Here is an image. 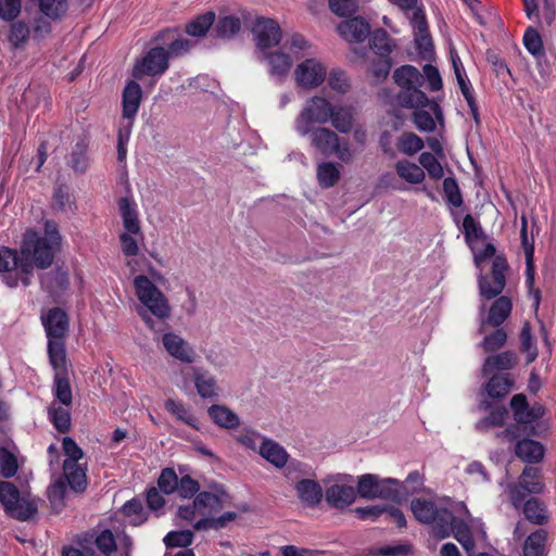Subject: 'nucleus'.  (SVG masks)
Listing matches in <instances>:
<instances>
[{
	"instance_id": "1",
	"label": "nucleus",
	"mask_w": 556,
	"mask_h": 556,
	"mask_svg": "<svg viewBox=\"0 0 556 556\" xmlns=\"http://www.w3.org/2000/svg\"><path fill=\"white\" fill-rule=\"evenodd\" d=\"M62 237L59 232L58 225L54 222L47 220L45 223L43 236H39L36 231L28 229L25 231L20 249L22 254L21 281L24 286L30 283L29 276L35 267L39 269L49 268L60 251Z\"/></svg>"
},
{
	"instance_id": "2",
	"label": "nucleus",
	"mask_w": 556,
	"mask_h": 556,
	"mask_svg": "<svg viewBox=\"0 0 556 556\" xmlns=\"http://www.w3.org/2000/svg\"><path fill=\"white\" fill-rule=\"evenodd\" d=\"M393 79L401 88L396 96L400 105L407 109L429 108L435 118H442V111L439 104L430 101L425 92L420 90V87L424 85V76L415 66H400L394 71Z\"/></svg>"
},
{
	"instance_id": "3",
	"label": "nucleus",
	"mask_w": 556,
	"mask_h": 556,
	"mask_svg": "<svg viewBox=\"0 0 556 556\" xmlns=\"http://www.w3.org/2000/svg\"><path fill=\"white\" fill-rule=\"evenodd\" d=\"M448 506H445L426 498H414L410 509L419 522L431 526V534L435 539L443 540L448 538L452 531V509L455 502L448 501Z\"/></svg>"
},
{
	"instance_id": "4",
	"label": "nucleus",
	"mask_w": 556,
	"mask_h": 556,
	"mask_svg": "<svg viewBox=\"0 0 556 556\" xmlns=\"http://www.w3.org/2000/svg\"><path fill=\"white\" fill-rule=\"evenodd\" d=\"M78 546L90 551L92 556H112L121 551L124 556H130L132 541L130 536L123 534V536L115 538L111 530H92L78 535L75 539Z\"/></svg>"
},
{
	"instance_id": "5",
	"label": "nucleus",
	"mask_w": 556,
	"mask_h": 556,
	"mask_svg": "<svg viewBox=\"0 0 556 556\" xmlns=\"http://www.w3.org/2000/svg\"><path fill=\"white\" fill-rule=\"evenodd\" d=\"M135 293L143 305L142 309L150 312L160 320L169 318L172 308L165 294L144 275L134 278Z\"/></svg>"
},
{
	"instance_id": "6",
	"label": "nucleus",
	"mask_w": 556,
	"mask_h": 556,
	"mask_svg": "<svg viewBox=\"0 0 556 556\" xmlns=\"http://www.w3.org/2000/svg\"><path fill=\"white\" fill-rule=\"evenodd\" d=\"M311 146L325 156L336 155L341 162L349 164L355 157L350 143L341 139L333 130L326 127L311 129Z\"/></svg>"
},
{
	"instance_id": "7",
	"label": "nucleus",
	"mask_w": 556,
	"mask_h": 556,
	"mask_svg": "<svg viewBox=\"0 0 556 556\" xmlns=\"http://www.w3.org/2000/svg\"><path fill=\"white\" fill-rule=\"evenodd\" d=\"M332 115V105L324 97H312L309 98L300 114L294 121V128L296 132L305 137L309 134L314 124L325 125L327 124Z\"/></svg>"
},
{
	"instance_id": "8",
	"label": "nucleus",
	"mask_w": 556,
	"mask_h": 556,
	"mask_svg": "<svg viewBox=\"0 0 556 556\" xmlns=\"http://www.w3.org/2000/svg\"><path fill=\"white\" fill-rule=\"evenodd\" d=\"M0 504L9 517L20 521L29 520L37 514L35 502L22 497L20 490L9 481H0Z\"/></svg>"
},
{
	"instance_id": "9",
	"label": "nucleus",
	"mask_w": 556,
	"mask_h": 556,
	"mask_svg": "<svg viewBox=\"0 0 556 556\" xmlns=\"http://www.w3.org/2000/svg\"><path fill=\"white\" fill-rule=\"evenodd\" d=\"M401 482L393 478L381 479L377 475L366 473L358 478L357 493L366 500L399 501Z\"/></svg>"
},
{
	"instance_id": "10",
	"label": "nucleus",
	"mask_w": 556,
	"mask_h": 556,
	"mask_svg": "<svg viewBox=\"0 0 556 556\" xmlns=\"http://www.w3.org/2000/svg\"><path fill=\"white\" fill-rule=\"evenodd\" d=\"M351 483L352 477L344 473L330 476L325 480V500L330 507L344 509L355 502L357 489Z\"/></svg>"
},
{
	"instance_id": "11",
	"label": "nucleus",
	"mask_w": 556,
	"mask_h": 556,
	"mask_svg": "<svg viewBox=\"0 0 556 556\" xmlns=\"http://www.w3.org/2000/svg\"><path fill=\"white\" fill-rule=\"evenodd\" d=\"M168 67V53L163 47H155L135 62L131 75L137 80H143L146 77L157 79Z\"/></svg>"
},
{
	"instance_id": "12",
	"label": "nucleus",
	"mask_w": 556,
	"mask_h": 556,
	"mask_svg": "<svg viewBox=\"0 0 556 556\" xmlns=\"http://www.w3.org/2000/svg\"><path fill=\"white\" fill-rule=\"evenodd\" d=\"M470 518L471 515L467 506L463 502L455 503V506L452 509L453 521L451 522L452 531L450 532V536L453 534L469 556H471L476 548L471 530L468 525Z\"/></svg>"
},
{
	"instance_id": "13",
	"label": "nucleus",
	"mask_w": 556,
	"mask_h": 556,
	"mask_svg": "<svg viewBox=\"0 0 556 556\" xmlns=\"http://www.w3.org/2000/svg\"><path fill=\"white\" fill-rule=\"evenodd\" d=\"M326 76V65L315 58H306L294 70L295 83L304 89H314L320 86Z\"/></svg>"
},
{
	"instance_id": "14",
	"label": "nucleus",
	"mask_w": 556,
	"mask_h": 556,
	"mask_svg": "<svg viewBox=\"0 0 556 556\" xmlns=\"http://www.w3.org/2000/svg\"><path fill=\"white\" fill-rule=\"evenodd\" d=\"M252 34L261 54L277 46L282 37V31L278 23L266 17L256 18L252 27Z\"/></svg>"
},
{
	"instance_id": "15",
	"label": "nucleus",
	"mask_w": 556,
	"mask_h": 556,
	"mask_svg": "<svg viewBox=\"0 0 556 556\" xmlns=\"http://www.w3.org/2000/svg\"><path fill=\"white\" fill-rule=\"evenodd\" d=\"M508 268L507 262L502 256H495L492 263V275L491 278L480 277L479 278V290L480 294L488 299H494L505 288L506 279L505 273Z\"/></svg>"
},
{
	"instance_id": "16",
	"label": "nucleus",
	"mask_w": 556,
	"mask_h": 556,
	"mask_svg": "<svg viewBox=\"0 0 556 556\" xmlns=\"http://www.w3.org/2000/svg\"><path fill=\"white\" fill-rule=\"evenodd\" d=\"M48 341H64L68 331L67 314L60 307H53L41 315Z\"/></svg>"
},
{
	"instance_id": "17",
	"label": "nucleus",
	"mask_w": 556,
	"mask_h": 556,
	"mask_svg": "<svg viewBox=\"0 0 556 556\" xmlns=\"http://www.w3.org/2000/svg\"><path fill=\"white\" fill-rule=\"evenodd\" d=\"M510 408L519 425H528L543 417L545 409L541 404L529 406L526 395L519 393L511 397Z\"/></svg>"
},
{
	"instance_id": "18",
	"label": "nucleus",
	"mask_w": 556,
	"mask_h": 556,
	"mask_svg": "<svg viewBox=\"0 0 556 556\" xmlns=\"http://www.w3.org/2000/svg\"><path fill=\"white\" fill-rule=\"evenodd\" d=\"M162 343L166 352L174 358L186 364L194 362V350L180 336L174 332H167L163 336Z\"/></svg>"
},
{
	"instance_id": "19",
	"label": "nucleus",
	"mask_w": 556,
	"mask_h": 556,
	"mask_svg": "<svg viewBox=\"0 0 556 556\" xmlns=\"http://www.w3.org/2000/svg\"><path fill=\"white\" fill-rule=\"evenodd\" d=\"M409 22L414 29L416 48L420 53L431 52L433 43L424 11L416 9L412 15H409Z\"/></svg>"
},
{
	"instance_id": "20",
	"label": "nucleus",
	"mask_w": 556,
	"mask_h": 556,
	"mask_svg": "<svg viewBox=\"0 0 556 556\" xmlns=\"http://www.w3.org/2000/svg\"><path fill=\"white\" fill-rule=\"evenodd\" d=\"M261 60H264L268 63L269 74L279 80L283 79L290 72L293 60L290 54H288L282 47L275 51H267L260 56Z\"/></svg>"
},
{
	"instance_id": "21",
	"label": "nucleus",
	"mask_w": 556,
	"mask_h": 556,
	"mask_svg": "<svg viewBox=\"0 0 556 556\" xmlns=\"http://www.w3.org/2000/svg\"><path fill=\"white\" fill-rule=\"evenodd\" d=\"M341 37L349 42H363L370 33L369 24L362 17H353L338 25Z\"/></svg>"
},
{
	"instance_id": "22",
	"label": "nucleus",
	"mask_w": 556,
	"mask_h": 556,
	"mask_svg": "<svg viewBox=\"0 0 556 556\" xmlns=\"http://www.w3.org/2000/svg\"><path fill=\"white\" fill-rule=\"evenodd\" d=\"M293 488L298 498L308 507H316L323 500V489L320 484L312 479H301L293 482Z\"/></svg>"
},
{
	"instance_id": "23",
	"label": "nucleus",
	"mask_w": 556,
	"mask_h": 556,
	"mask_svg": "<svg viewBox=\"0 0 556 556\" xmlns=\"http://www.w3.org/2000/svg\"><path fill=\"white\" fill-rule=\"evenodd\" d=\"M142 100L141 86L135 80H128L122 94L123 119H134Z\"/></svg>"
},
{
	"instance_id": "24",
	"label": "nucleus",
	"mask_w": 556,
	"mask_h": 556,
	"mask_svg": "<svg viewBox=\"0 0 556 556\" xmlns=\"http://www.w3.org/2000/svg\"><path fill=\"white\" fill-rule=\"evenodd\" d=\"M194 388L202 399H216L219 395V387L215 377L207 370L199 367L192 368Z\"/></svg>"
},
{
	"instance_id": "25",
	"label": "nucleus",
	"mask_w": 556,
	"mask_h": 556,
	"mask_svg": "<svg viewBox=\"0 0 556 556\" xmlns=\"http://www.w3.org/2000/svg\"><path fill=\"white\" fill-rule=\"evenodd\" d=\"M511 309L513 303L508 296L497 298L491 305L488 317L482 321L479 331L482 332L485 325L498 328L510 316Z\"/></svg>"
},
{
	"instance_id": "26",
	"label": "nucleus",
	"mask_w": 556,
	"mask_h": 556,
	"mask_svg": "<svg viewBox=\"0 0 556 556\" xmlns=\"http://www.w3.org/2000/svg\"><path fill=\"white\" fill-rule=\"evenodd\" d=\"M228 497L224 489L213 492H200L197 495V506L200 516H208L223 509L225 500Z\"/></svg>"
},
{
	"instance_id": "27",
	"label": "nucleus",
	"mask_w": 556,
	"mask_h": 556,
	"mask_svg": "<svg viewBox=\"0 0 556 556\" xmlns=\"http://www.w3.org/2000/svg\"><path fill=\"white\" fill-rule=\"evenodd\" d=\"M516 456L525 463L536 464L542 462L545 454L544 446L532 439L517 440L515 445Z\"/></svg>"
},
{
	"instance_id": "28",
	"label": "nucleus",
	"mask_w": 556,
	"mask_h": 556,
	"mask_svg": "<svg viewBox=\"0 0 556 556\" xmlns=\"http://www.w3.org/2000/svg\"><path fill=\"white\" fill-rule=\"evenodd\" d=\"M124 230L139 232L141 229L137 203L129 197H123L117 202Z\"/></svg>"
},
{
	"instance_id": "29",
	"label": "nucleus",
	"mask_w": 556,
	"mask_h": 556,
	"mask_svg": "<svg viewBox=\"0 0 556 556\" xmlns=\"http://www.w3.org/2000/svg\"><path fill=\"white\" fill-rule=\"evenodd\" d=\"M258 452L263 458L277 468L285 467L289 459L285 447L271 439H263Z\"/></svg>"
},
{
	"instance_id": "30",
	"label": "nucleus",
	"mask_w": 556,
	"mask_h": 556,
	"mask_svg": "<svg viewBox=\"0 0 556 556\" xmlns=\"http://www.w3.org/2000/svg\"><path fill=\"white\" fill-rule=\"evenodd\" d=\"M21 261L22 254H17V251L1 247L0 248V273H11L15 271L16 277L10 281L8 280V285L10 287L17 286L18 280L22 278L21 274Z\"/></svg>"
},
{
	"instance_id": "31",
	"label": "nucleus",
	"mask_w": 556,
	"mask_h": 556,
	"mask_svg": "<svg viewBox=\"0 0 556 556\" xmlns=\"http://www.w3.org/2000/svg\"><path fill=\"white\" fill-rule=\"evenodd\" d=\"M517 362L518 357L515 352L504 351L486 357L482 366V372L486 376L494 370H509L517 365Z\"/></svg>"
},
{
	"instance_id": "32",
	"label": "nucleus",
	"mask_w": 556,
	"mask_h": 556,
	"mask_svg": "<svg viewBox=\"0 0 556 556\" xmlns=\"http://www.w3.org/2000/svg\"><path fill=\"white\" fill-rule=\"evenodd\" d=\"M70 408L71 406L61 405L56 402H51L47 408L48 419L60 433H66L71 429Z\"/></svg>"
},
{
	"instance_id": "33",
	"label": "nucleus",
	"mask_w": 556,
	"mask_h": 556,
	"mask_svg": "<svg viewBox=\"0 0 556 556\" xmlns=\"http://www.w3.org/2000/svg\"><path fill=\"white\" fill-rule=\"evenodd\" d=\"M64 477L70 486L76 491H84L87 485L86 468L80 463L64 462Z\"/></svg>"
},
{
	"instance_id": "34",
	"label": "nucleus",
	"mask_w": 556,
	"mask_h": 556,
	"mask_svg": "<svg viewBox=\"0 0 556 556\" xmlns=\"http://www.w3.org/2000/svg\"><path fill=\"white\" fill-rule=\"evenodd\" d=\"M517 482L529 493V494H541L545 489L541 470L535 467H526L521 475L518 477Z\"/></svg>"
},
{
	"instance_id": "35",
	"label": "nucleus",
	"mask_w": 556,
	"mask_h": 556,
	"mask_svg": "<svg viewBox=\"0 0 556 556\" xmlns=\"http://www.w3.org/2000/svg\"><path fill=\"white\" fill-rule=\"evenodd\" d=\"M207 414L213 422L222 428L233 429L240 424L238 415L225 405H212Z\"/></svg>"
},
{
	"instance_id": "36",
	"label": "nucleus",
	"mask_w": 556,
	"mask_h": 556,
	"mask_svg": "<svg viewBox=\"0 0 556 556\" xmlns=\"http://www.w3.org/2000/svg\"><path fill=\"white\" fill-rule=\"evenodd\" d=\"M48 355L54 374L68 375L64 341H48Z\"/></svg>"
},
{
	"instance_id": "37",
	"label": "nucleus",
	"mask_w": 556,
	"mask_h": 556,
	"mask_svg": "<svg viewBox=\"0 0 556 556\" xmlns=\"http://www.w3.org/2000/svg\"><path fill=\"white\" fill-rule=\"evenodd\" d=\"M514 387V378L510 374L493 375L485 386L489 396L501 399L508 394Z\"/></svg>"
},
{
	"instance_id": "38",
	"label": "nucleus",
	"mask_w": 556,
	"mask_h": 556,
	"mask_svg": "<svg viewBox=\"0 0 556 556\" xmlns=\"http://www.w3.org/2000/svg\"><path fill=\"white\" fill-rule=\"evenodd\" d=\"M282 49L288 50L292 54V60H299L314 53L312 43L301 34H293L287 38L282 45Z\"/></svg>"
},
{
	"instance_id": "39",
	"label": "nucleus",
	"mask_w": 556,
	"mask_h": 556,
	"mask_svg": "<svg viewBox=\"0 0 556 556\" xmlns=\"http://www.w3.org/2000/svg\"><path fill=\"white\" fill-rule=\"evenodd\" d=\"M52 394L54 397L52 402H56L58 404L65 406H72L73 393L68 375L61 376L60 374H54Z\"/></svg>"
},
{
	"instance_id": "40",
	"label": "nucleus",
	"mask_w": 556,
	"mask_h": 556,
	"mask_svg": "<svg viewBox=\"0 0 556 556\" xmlns=\"http://www.w3.org/2000/svg\"><path fill=\"white\" fill-rule=\"evenodd\" d=\"M520 510L525 515V518L531 523L542 526L548 520L545 505L536 497L528 498Z\"/></svg>"
},
{
	"instance_id": "41",
	"label": "nucleus",
	"mask_w": 556,
	"mask_h": 556,
	"mask_svg": "<svg viewBox=\"0 0 556 556\" xmlns=\"http://www.w3.org/2000/svg\"><path fill=\"white\" fill-rule=\"evenodd\" d=\"M316 175L319 186L327 189L339 181L340 169L333 162H321L317 165Z\"/></svg>"
},
{
	"instance_id": "42",
	"label": "nucleus",
	"mask_w": 556,
	"mask_h": 556,
	"mask_svg": "<svg viewBox=\"0 0 556 556\" xmlns=\"http://www.w3.org/2000/svg\"><path fill=\"white\" fill-rule=\"evenodd\" d=\"M547 540V532L544 529H539L532 532L523 544L525 556H543L545 552V544Z\"/></svg>"
},
{
	"instance_id": "43",
	"label": "nucleus",
	"mask_w": 556,
	"mask_h": 556,
	"mask_svg": "<svg viewBox=\"0 0 556 556\" xmlns=\"http://www.w3.org/2000/svg\"><path fill=\"white\" fill-rule=\"evenodd\" d=\"M397 175L409 184H420L425 179L424 169L415 163L403 160L395 164Z\"/></svg>"
},
{
	"instance_id": "44",
	"label": "nucleus",
	"mask_w": 556,
	"mask_h": 556,
	"mask_svg": "<svg viewBox=\"0 0 556 556\" xmlns=\"http://www.w3.org/2000/svg\"><path fill=\"white\" fill-rule=\"evenodd\" d=\"M165 409L174 415L178 420L199 430L198 418L182 403L168 399L165 402Z\"/></svg>"
},
{
	"instance_id": "45",
	"label": "nucleus",
	"mask_w": 556,
	"mask_h": 556,
	"mask_svg": "<svg viewBox=\"0 0 556 556\" xmlns=\"http://www.w3.org/2000/svg\"><path fill=\"white\" fill-rule=\"evenodd\" d=\"M503 488V494L511 507L516 510H520L527 502V494H529L517 481L501 483Z\"/></svg>"
},
{
	"instance_id": "46",
	"label": "nucleus",
	"mask_w": 556,
	"mask_h": 556,
	"mask_svg": "<svg viewBox=\"0 0 556 556\" xmlns=\"http://www.w3.org/2000/svg\"><path fill=\"white\" fill-rule=\"evenodd\" d=\"M18 470V463L16 456V448L14 451L7 446L0 447V475L10 479L16 475Z\"/></svg>"
},
{
	"instance_id": "47",
	"label": "nucleus",
	"mask_w": 556,
	"mask_h": 556,
	"mask_svg": "<svg viewBox=\"0 0 556 556\" xmlns=\"http://www.w3.org/2000/svg\"><path fill=\"white\" fill-rule=\"evenodd\" d=\"M332 126L341 134H348L353 127V114L349 108L332 106V115L330 121Z\"/></svg>"
},
{
	"instance_id": "48",
	"label": "nucleus",
	"mask_w": 556,
	"mask_h": 556,
	"mask_svg": "<svg viewBox=\"0 0 556 556\" xmlns=\"http://www.w3.org/2000/svg\"><path fill=\"white\" fill-rule=\"evenodd\" d=\"M424 147V140L414 132H403L396 142L397 150L409 156L421 151Z\"/></svg>"
},
{
	"instance_id": "49",
	"label": "nucleus",
	"mask_w": 556,
	"mask_h": 556,
	"mask_svg": "<svg viewBox=\"0 0 556 556\" xmlns=\"http://www.w3.org/2000/svg\"><path fill=\"white\" fill-rule=\"evenodd\" d=\"M215 20L214 12H206L197 16L186 25V33L193 37H203L213 25Z\"/></svg>"
},
{
	"instance_id": "50",
	"label": "nucleus",
	"mask_w": 556,
	"mask_h": 556,
	"mask_svg": "<svg viewBox=\"0 0 556 556\" xmlns=\"http://www.w3.org/2000/svg\"><path fill=\"white\" fill-rule=\"evenodd\" d=\"M393 47V41L386 30L377 29L371 34L370 48L379 56H389Z\"/></svg>"
},
{
	"instance_id": "51",
	"label": "nucleus",
	"mask_w": 556,
	"mask_h": 556,
	"mask_svg": "<svg viewBox=\"0 0 556 556\" xmlns=\"http://www.w3.org/2000/svg\"><path fill=\"white\" fill-rule=\"evenodd\" d=\"M241 29V22L238 17L228 15L220 17L215 26L217 37L230 39Z\"/></svg>"
},
{
	"instance_id": "52",
	"label": "nucleus",
	"mask_w": 556,
	"mask_h": 556,
	"mask_svg": "<svg viewBox=\"0 0 556 556\" xmlns=\"http://www.w3.org/2000/svg\"><path fill=\"white\" fill-rule=\"evenodd\" d=\"M118 238L124 255L135 256L139 253L138 240L143 238L141 229H139V232L123 230Z\"/></svg>"
},
{
	"instance_id": "53",
	"label": "nucleus",
	"mask_w": 556,
	"mask_h": 556,
	"mask_svg": "<svg viewBox=\"0 0 556 556\" xmlns=\"http://www.w3.org/2000/svg\"><path fill=\"white\" fill-rule=\"evenodd\" d=\"M507 341V333L504 329L497 328L493 332L484 336L483 340L479 343V346L485 352H494L505 345Z\"/></svg>"
},
{
	"instance_id": "54",
	"label": "nucleus",
	"mask_w": 556,
	"mask_h": 556,
	"mask_svg": "<svg viewBox=\"0 0 556 556\" xmlns=\"http://www.w3.org/2000/svg\"><path fill=\"white\" fill-rule=\"evenodd\" d=\"M65 482L60 478L48 489L47 494L52 509L59 513L64 507Z\"/></svg>"
},
{
	"instance_id": "55",
	"label": "nucleus",
	"mask_w": 556,
	"mask_h": 556,
	"mask_svg": "<svg viewBox=\"0 0 556 556\" xmlns=\"http://www.w3.org/2000/svg\"><path fill=\"white\" fill-rule=\"evenodd\" d=\"M391 60L389 56H380L379 60L374 61L370 65L368 76L371 84H379L380 81L384 80L391 68Z\"/></svg>"
},
{
	"instance_id": "56",
	"label": "nucleus",
	"mask_w": 556,
	"mask_h": 556,
	"mask_svg": "<svg viewBox=\"0 0 556 556\" xmlns=\"http://www.w3.org/2000/svg\"><path fill=\"white\" fill-rule=\"evenodd\" d=\"M507 409L505 407H501L492 410L489 416L480 419L476 424V429L480 432L488 431L491 427H500L504 425V421L507 417Z\"/></svg>"
},
{
	"instance_id": "57",
	"label": "nucleus",
	"mask_w": 556,
	"mask_h": 556,
	"mask_svg": "<svg viewBox=\"0 0 556 556\" xmlns=\"http://www.w3.org/2000/svg\"><path fill=\"white\" fill-rule=\"evenodd\" d=\"M420 165L427 170L428 175L432 179H441L444 175V170L440 162L430 152H422L419 155Z\"/></svg>"
},
{
	"instance_id": "58",
	"label": "nucleus",
	"mask_w": 556,
	"mask_h": 556,
	"mask_svg": "<svg viewBox=\"0 0 556 556\" xmlns=\"http://www.w3.org/2000/svg\"><path fill=\"white\" fill-rule=\"evenodd\" d=\"M523 45L526 49L532 55H542L543 54V41L536 29L533 27H528L523 35Z\"/></svg>"
},
{
	"instance_id": "59",
	"label": "nucleus",
	"mask_w": 556,
	"mask_h": 556,
	"mask_svg": "<svg viewBox=\"0 0 556 556\" xmlns=\"http://www.w3.org/2000/svg\"><path fill=\"white\" fill-rule=\"evenodd\" d=\"M463 232L468 243L484 238L481 226L476 222L472 215L467 214L463 219Z\"/></svg>"
},
{
	"instance_id": "60",
	"label": "nucleus",
	"mask_w": 556,
	"mask_h": 556,
	"mask_svg": "<svg viewBox=\"0 0 556 556\" xmlns=\"http://www.w3.org/2000/svg\"><path fill=\"white\" fill-rule=\"evenodd\" d=\"M193 533L190 530L172 531L164 538L167 547H187L192 543Z\"/></svg>"
},
{
	"instance_id": "61",
	"label": "nucleus",
	"mask_w": 556,
	"mask_h": 556,
	"mask_svg": "<svg viewBox=\"0 0 556 556\" xmlns=\"http://www.w3.org/2000/svg\"><path fill=\"white\" fill-rule=\"evenodd\" d=\"M443 191L450 204H452L455 207H459L463 205V197L455 178L446 177L443 180Z\"/></svg>"
},
{
	"instance_id": "62",
	"label": "nucleus",
	"mask_w": 556,
	"mask_h": 556,
	"mask_svg": "<svg viewBox=\"0 0 556 556\" xmlns=\"http://www.w3.org/2000/svg\"><path fill=\"white\" fill-rule=\"evenodd\" d=\"M88 166L87 146L78 142L71 154V167L79 173H84Z\"/></svg>"
},
{
	"instance_id": "63",
	"label": "nucleus",
	"mask_w": 556,
	"mask_h": 556,
	"mask_svg": "<svg viewBox=\"0 0 556 556\" xmlns=\"http://www.w3.org/2000/svg\"><path fill=\"white\" fill-rule=\"evenodd\" d=\"M424 108L415 109L413 121L417 129L420 131L431 132L435 129V121L430 112L422 110Z\"/></svg>"
},
{
	"instance_id": "64",
	"label": "nucleus",
	"mask_w": 556,
	"mask_h": 556,
	"mask_svg": "<svg viewBox=\"0 0 556 556\" xmlns=\"http://www.w3.org/2000/svg\"><path fill=\"white\" fill-rule=\"evenodd\" d=\"M40 10L51 18H59L67 10L66 0H40Z\"/></svg>"
}]
</instances>
